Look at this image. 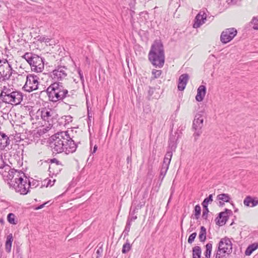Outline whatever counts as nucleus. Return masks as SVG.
Masks as SVG:
<instances>
[{
    "mask_svg": "<svg viewBox=\"0 0 258 258\" xmlns=\"http://www.w3.org/2000/svg\"><path fill=\"white\" fill-rule=\"evenodd\" d=\"M24 94L20 91L4 86L0 93V99L3 102L11 105H19L23 101Z\"/></svg>",
    "mask_w": 258,
    "mask_h": 258,
    "instance_id": "nucleus-4",
    "label": "nucleus"
},
{
    "mask_svg": "<svg viewBox=\"0 0 258 258\" xmlns=\"http://www.w3.org/2000/svg\"><path fill=\"white\" fill-rule=\"evenodd\" d=\"M233 214L231 210L225 209V211L219 213L218 216L216 218V223L219 226H222L226 224L229 216Z\"/></svg>",
    "mask_w": 258,
    "mask_h": 258,
    "instance_id": "nucleus-14",
    "label": "nucleus"
},
{
    "mask_svg": "<svg viewBox=\"0 0 258 258\" xmlns=\"http://www.w3.org/2000/svg\"><path fill=\"white\" fill-rule=\"evenodd\" d=\"M44 37H43V38H42V40H43V41H44Z\"/></svg>",
    "mask_w": 258,
    "mask_h": 258,
    "instance_id": "nucleus-62",
    "label": "nucleus"
},
{
    "mask_svg": "<svg viewBox=\"0 0 258 258\" xmlns=\"http://www.w3.org/2000/svg\"><path fill=\"white\" fill-rule=\"evenodd\" d=\"M73 130L59 132L50 137V147L53 153L66 154L74 153L77 148V144L74 140Z\"/></svg>",
    "mask_w": 258,
    "mask_h": 258,
    "instance_id": "nucleus-1",
    "label": "nucleus"
},
{
    "mask_svg": "<svg viewBox=\"0 0 258 258\" xmlns=\"http://www.w3.org/2000/svg\"><path fill=\"white\" fill-rule=\"evenodd\" d=\"M38 78L35 75H29L27 77L26 82L24 86L25 90L30 92L37 90L38 88Z\"/></svg>",
    "mask_w": 258,
    "mask_h": 258,
    "instance_id": "nucleus-11",
    "label": "nucleus"
},
{
    "mask_svg": "<svg viewBox=\"0 0 258 258\" xmlns=\"http://www.w3.org/2000/svg\"><path fill=\"white\" fill-rule=\"evenodd\" d=\"M93 145L92 141L90 140V146H92Z\"/></svg>",
    "mask_w": 258,
    "mask_h": 258,
    "instance_id": "nucleus-56",
    "label": "nucleus"
},
{
    "mask_svg": "<svg viewBox=\"0 0 258 258\" xmlns=\"http://www.w3.org/2000/svg\"><path fill=\"white\" fill-rule=\"evenodd\" d=\"M15 215L13 213H9L7 216L8 221L11 224L16 225L17 222L15 221Z\"/></svg>",
    "mask_w": 258,
    "mask_h": 258,
    "instance_id": "nucleus-34",
    "label": "nucleus"
},
{
    "mask_svg": "<svg viewBox=\"0 0 258 258\" xmlns=\"http://www.w3.org/2000/svg\"><path fill=\"white\" fill-rule=\"evenodd\" d=\"M50 202V201H47L46 202H45L44 203H43V204L42 205H40V206H38L37 207L35 208V210H39V209H41L42 208H43L45 205H47V204H48Z\"/></svg>",
    "mask_w": 258,
    "mask_h": 258,
    "instance_id": "nucleus-47",
    "label": "nucleus"
},
{
    "mask_svg": "<svg viewBox=\"0 0 258 258\" xmlns=\"http://www.w3.org/2000/svg\"><path fill=\"white\" fill-rule=\"evenodd\" d=\"M57 169V167H54V170H55Z\"/></svg>",
    "mask_w": 258,
    "mask_h": 258,
    "instance_id": "nucleus-61",
    "label": "nucleus"
},
{
    "mask_svg": "<svg viewBox=\"0 0 258 258\" xmlns=\"http://www.w3.org/2000/svg\"><path fill=\"white\" fill-rule=\"evenodd\" d=\"M258 248V243L254 242L248 246L245 251V254L247 256H249L256 249Z\"/></svg>",
    "mask_w": 258,
    "mask_h": 258,
    "instance_id": "nucleus-26",
    "label": "nucleus"
},
{
    "mask_svg": "<svg viewBox=\"0 0 258 258\" xmlns=\"http://www.w3.org/2000/svg\"><path fill=\"white\" fill-rule=\"evenodd\" d=\"M234 224V221H233L230 224V225H232Z\"/></svg>",
    "mask_w": 258,
    "mask_h": 258,
    "instance_id": "nucleus-59",
    "label": "nucleus"
},
{
    "mask_svg": "<svg viewBox=\"0 0 258 258\" xmlns=\"http://www.w3.org/2000/svg\"><path fill=\"white\" fill-rule=\"evenodd\" d=\"M45 181H47L46 187L48 186H52L54 184L55 180L54 179L53 181H51L50 179H46L45 180Z\"/></svg>",
    "mask_w": 258,
    "mask_h": 258,
    "instance_id": "nucleus-42",
    "label": "nucleus"
},
{
    "mask_svg": "<svg viewBox=\"0 0 258 258\" xmlns=\"http://www.w3.org/2000/svg\"><path fill=\"white\" fill-rule=\"evenodd\" d=\"M201 213V208L200 206L198 204L196 205L194 208V210L193 211V214L191 215V218L192 219H195L196 220H198L200 217Z\"/></svg>",
    "mask_w": 258,
    "mask_h": 258,
    "instance_id": "nucleus-27",
    "label": "nucleus"
},
{
    "mask_svg": "<svg viewBox=\"0 0 258 258\" xmlns=\"http://www.w3.org/2000/svg\"><path fill=\"white\" fill-rule=\"evenodd\" d=\"M50 164L49 165L48 171L50 173L53 175L58 174L62 169V164L56 158H53L50 160Z\"/></svg>",
    "mask_w": 258,
    "mask_h": 258,
    "instance_id": "nucleus-16",
    "label": "nucleus"
},
{
    "mask_svg": "<svg viewBox=\"0 0 258 258\" xmlns=\"http://www.w3.org/2000/svg\"><path fill=\"white\" fill-rule=\"evenodd\" d=\"M217 198L218 200L222 201L226 203L229 202L230 200V197L227 194H219L217 196Z\"/></svg>",
    "mask_w": 258,
    "mask_h": 258,
    "instance_id": "nucleus-31",
    "label": "nucleus"
},
{
    "mask_svg": "<svg viewBox=\"0 0 258 258\" xmlns=\"http://www.w3.org/2000/svg\"><path fill=\"white\" fill-rule=\"evenodd\" d=\"M176 134H177V133H175V135H170L168 140L167 151L164 156L167 157V155H169L168 158L170 159L172 158L173 152L175 151L177 148L178 137H176Z\"/></svg>",
    "mask_w": 258,
    "mask_h": 258,
    "instance_id": "nucleus-13",
    "label": "nucleus"
},
{
    "mask_svg": "<svg viewBox=\"0 0 258 258\" xmlns=\"http://www.w3.org/2000/svg\"><path fill=\"white\" fill-rule=\"evenodd\" d=\"M2 63H3L4 64H6L7 63V59H1L0 58V64H2Z\"/></svg>",
    "mask_w": 258,
    "mask_h": 258,
    "instance_id": "nucleus-49",
    "label": "nucleus"
},
{
    "mask_svg": "<svg viewBox=\"0 0 258 258\" xmlns=\"http://www.w3.org/2000/svg\"><path fill=\"white\" fill-rule=\"evenodd\" d=\"M49 100L52 102H57L67 98L71 97L68 90L64 88L62 83L60 82H54L46 90Z\"/></svg>",
    "mask_w": 258,
    "mask_h": 258,
    "instance_id": "nucleus-3",
    "label": "nucleus"
},
{
    "mask_svg": "<svg viewBox=\"0 0 258 258\" xmlns=\"http://www.w3.org/2000/svg\"><path fill=\"white\" fill-rule=\"evenodd\" d=\"M54 112L50 109L43 108L40 112L41 118L43 120L47 121L49 125H52L53 122Z\"/></svg>",
    "mask_w": 258,
    "mask_h": 258,
    "instance_id": "nucleus-17",
    "label": "nucleus"
},
{
    "mask_svg": "<svg viewBox=\"0 0 258 258\" xmlns=\"http://www.w3.org/2000/svg\"><path fill=\"white\" fill-rule=\"evenodd\" d=\"M67 68L65 66H58L50 73V75L54 82H60L65 79L68 74Z\"/></svg>",
    "mask_w": 258,
    "mask_h": 258,
    "instance_id": "nucleus-9",
    "label": "nucleus"
},
{
    "mask_svg": "<svg viewBox=\"0 0 258 258\" xmlns=\"http://www.w3.org/2000/svg\"><path fill=\"white\" fill-rule=\"evenodd\" d=\"M138 210H139V208L137 207V206L136 207H135L134 208L131 207L130 212V214H135L137 212V211Z\"/></svg>",
    "mask_w": 258,
    "mask_h": 258,
    "instance_id": "nucleus-44",
    "label": "nucleus"
},
{
    "mask_svg": "<svg viewBox=\"0 0 258 258\" xmlns=\"http://www.w3.org/2000/svg\"><path fill=\"white\" fill-rule=\"evenodd\" d=\"M228 4L229 5H236L237 4V0H228L227 1Z\"/></svg>",
    "mask_w": 258,
    "mask_h": 258,
    "instance_id": "nucleus-48",
    "label": "nucleus"
},
{
    "mask_svg": "<svg viewBox=\"0 0 258 258\" xmlns=\"http://www.w3.org/2000/svg\"><path fill=\"white\" fill-rule=\"evenodd\" d=\"M1 136L0 140V150H4L10 143V140L5 134Z\"/></svg>",
    "mask_w": 258,
    "mask_h": 258,
    "instance_id": "nucleus-23",
    "label": "nucleus"
},
{
    "mask_svg": "<svg viewBox=\"0 0 258 258\" xmlns=\"http://www.w3.org/2000/svg\"><path fill=\"white\" fill-rule=\"evenodd\" d=\"M22 181H18L15 186L12 188L17 192L25 195L29 192L30 184L27 182V176L22 177Z\"/></svg>",
    "mask_w": 258,
    "mask_h": 258,
    "instance_id": "nucleus-10",
    "label": "nucleus"
},
{
    "mask_svg": "<svg viewBox=\"0 0 258 258\" xmlns=\"http://www.w3.org/2000/svg\"><path fill=\"white\" fill-rule=\"evenodd\" d=\"M153 91H151V90H149V92H148L149 94L150 95H152V94H153Z\"/></svg>",
    "mask_w": 258,
    "mask_h": 258,
    "instance_id": "nucleus-54",
    "label": "nucleus"
},
{
    "mask_svg": "<svg viewBox=\"0 0 258 258\" xmlns=\"http://www.w3.org/2000/svg\"><path fill=\"white\" fill-rule=\"evenodd\" d=\"M137 216L128 217L125 228L123 231L122 234L123 235V239L128 235V233L130 230L131 223L132 221L136 220Z\"/></svg>",
    "mask_w": 258,
    "mask_h": 258,
    "instance_id": "nucleus-22",
    "label": "nucleus"
},
{
    "mask_svg": "<svg viewBox=\"0 0 258 258\" xmlns=\"http://www.w3.org/2000/svg\"><path fill=\"white\" fill-rule=\"evenodd\" d=\"M144 205V203L143 204H138L137 206L139 208V209L142 208V207Z\"/></svg>",
    "mask_w": 258,
    "mask_h": 258,
    "instance_id": "nucleus-52",
    "label": "nucleus"
},
{
    "mask_svg": "<svg viewBox=\"0 0 258 258\" xmlns=\"http://www.w3.org/2000/svg\"><path fill=\"white\" fill-rule=\"evenodd\" d=\"M206 228L202 226L200 228V232L199 236V238L200 241L202 242H204L206 240Z\"/></svg>",
    "mask_w": 258,
    "mask_h": 258,
    "instance_id": "nucleus-30",
    "label": "nucleus"
},
{
    "mask_svg": "<svg viewBox=\"0 0 258 258\" xmlns=\"http://www.w3.org/2000/svg\"><path fill=\"white\" fill-rule=\"evenodd\" d=\"M0 169H3L5 167V169L7 170L10 168L9 166L5 165V163L2 158L0 159Z\"/></svg>",
    "mask_w": 258,
    "mask_h": 258,
    "instance_id": "nucleus-40",
    "label": "nucleus"
},
{
    "mask_svg": "<svg viewBox=\"0 0 258 258\" xmlns=\"http://www.w3.org/2000/svg\"><path fill=\"white\" fill-rule=\"evenodd\" d=\"M43 130H45V131H43L44 133L47 131V130L46 128H43Z\"/></svg>",
    "mask_w": 258,
    "mask_h": 258,
    "instance_id": "nucleus-58",
    "label": "nucleus"
},
{
    "mask_svg": "<svg viewBox=\"0 0 258 258\" xmlns=\"http://www.w3.org/2000/svg\"><path fill=\"white\" fill-rule=\"evenodd\" d=\"M232 244L231 240L227 237L222 238L219 242L215 258H224L225 254L232 252Z\"/></svg>",
    "mask_w": 258,
    "mask_h": 258,
    "instance_id": "nucleus-7",
    "label": "nucleus"
},
{
    "mask_svg": "<svg viewBox=\"0 0 258 258\" xmlns=\"http://www.w3.org/2000/svg\"><path fill=\"white\" fill-rule=\"evenodd\" d=\"M18 258H22V256L21 254H19L18 255Z\"/></svg>",
    "mask_w": 258,
    "mask_h": 258,
    "instance_id": "nucleus-55",
    "label": "nucleus"
},
{
    "mask_svg": "<svg viewBox=\"0 0 258 258\" xmlns=\"http://www.w3.org/2000/svg\"><path fill=\"white\" fill-rule=\"evenodd\" d=\"M126 161H127V163H129L130 162H131V161H132V157H131V156H128L127 157Z\"/></svg>",
    "mask_w": 258,
    "mask_h": 258,
    "instance_id": "nucleus-50",
    "label": "nucleus"
},
{
    "mask_svg": "<svg viewBox=\"0 0 258 258\" xmlns=\"http://www.w3.org/2000/svg\"><path fill=\"white\" fill-rule=\"evenodd\" d=\"M22 57L30 64L32 71L40 73L43 70L44 58L31 52H26Z\"/></svg>",
    "mask_w": 258,
    "mask_h": 258,
    "instance_id": "nucleus-5",
    "label": "nucleus"
},
{
    "mask_svg": "<svg viewBox=\"0 0 258 258\" xmlns=\"http://www.w3.org/2000/svg\"><path fill=\"white\" fill-rule=\"evenodd\" d=\"M3 219H1V220H0V222H3Z\"/></svg>",
    "mask_w": 258,
    "mask_h": 258,
    "instance_id": "nucleus-60",
    "label": "nucleus"
},
{
    "mask_svg": "<svg viewBox=\"0 0 258 258\" xmlns=\"http://www.w3.org/2000/svg\"><path fill=\"white\" fill-rule=\"evenodd\" d=\"M97 146L96 145H95V146H94L93 151L92 153H95L96 151H97Z\"/></svg>",
    "mask_w": 258,
    "mask_h": 258,
    "instance_id": "nucleus-51",
    "label": "nucleus"
},
{
    "mask_svg": "<svg viewBox=\"0 0 258 258\" xmlns=\"http://www.w3.org/2000/svg\"><path fill=\"white\" fill-rule=\"evenodd\" d=\"M64 119L66 123H69L72 121V117L70 115L65 116Z\"/></svg>",
    "mask_w": 258,
    "mask_h": 258,
    "instance_id": "nucleus-46",
    "label": "nucleus"
},
{
    "mask_svg": "<svg viewBox=\"0 0 258 258\" xmlns=\"http://www.w3.org/2000/svg\"><path fill=\"white\" fill-rule=\"evenodd\" d=\"M12 68L11 65L8 63L0 65V74L2 77V81H6L10 79L12 74Z\"/></svg>",
    "mask_w": 258,
    "mask_h": 258,
    "instance_id": "nucleus-15",
    "label": "nucleus"
},
{
    "mask_svg": "<svg viewBox=\"0 0 258 258\" xmlns=\"http://www.w3.org/2000/svg\"><path fill=\"white\" fill-rule=\"evenodd\" d=\"M169 155H167V157H164L162 167L160 169V175L159 176V179L161 180L160 184H161L163 178L166 175V172L169 168V166L171 160L168 158Z\"/></svg>",
    "mask_w": 258,
    "mask_h": 258,
    "instance_id": "nucleus-18",
    "label": "nucleus"
},
{
    "mask_svg": "<svg viewBox=\"0 0 258 258\" xmlns=\"http://www.w3.org/2000/svg\"><path fill=\"white\" fill-rule=\"evenodd\" d=\"M162 73V71L159 70L153 69L152 71V74L153 76L154 79H157L160 77Z\"/></svg>",
    "mask_w": 258,
    "mask_h": 258,
    "instance_id": "nucleus-36",
    "label": "nucleus"
},
{
    "mask_svg": "<svg viewBox=\"0 0 258 258\" xmlns=\"http://www.w3.org/2000/svg\"><path fill=\"white\" fill-rule=\"evenodd\" d=\"M207 205H202L203 210L202 214V217L204 219L207 220L208 218V214L209 212Z\"/></svg>",
    "mask_w": 258,
    "mask_h": 258,
    "instance_id": "nucleus-35",
    "label": "nucleus"
},
{
    "mask_svg": "<svg viewBox=\"0 0 258 258\" xmlns=\"http://www.w3.org/2000/svg\"><path fill=\"white\" fill-rule=\"evenodd\" d=\"M202 249L200 246H196L192 248V258H201Z\"/></svg>",
    "mask_w": 258,
    "mask_h": 258,
    "instance_id": "nucleus-29",
    "label": "nucleus"
},
{
    "mask_svg": "<svg viewBox=\"0 0 258 258\" xmlns=\"http://www.w3.org/2000/svg\"><path fill=\"white\" fill-rule=\"evenodd\" d=\"M204 119L200 114H197L193 120L192 129L194 131L193 137L196 141L202 134V128L203 126Z\"/></svg>",
    "mask_w": 258,
    "mask_h": 258,
    "instance_id": "nucleus-8",
    "label": "nucleus"
},
{
    "mask_svg": "<svg viewBox=\"0 0 258 258\" xmlns=\"http://www.w3.org/2000/svg\"><path fill=\"white\" fill-rule=\"evenodd\" d=\"M237 31L234 28L226 29L220 36V41L223 44H226L232 40L236 35Z\"/></svg>",
    "mask_w": 258,
    "mask_h": 258,
    "instance_id": "nucleus-12",
    "label": "nucleus"
},
{
    "mask_svg": "<svg viewBox=\"0 0 258 258\" xmlns=\"http://www.w3.org/2000/svg\"><path fill=\"white\" fill-rule=\"evenodd\" d=\"M197 235L196 232H194L189 236L187 241L189 244H191L194 241Z\"/></svg>",
    "mask_w": 258,
    "mask_h": 258,
    "instance_id": "nucleus-38",
    "label": "nucleus"
},
{
    "mask_svg": "<svg viewBox=\"0 0 258 258\" xmlns=\"http://www.w3.org/2000/svg\"><path fill=\"white\" fill-rule=\"evenodd\" d=\"M78 73L79 74V76L80 77L81 83L83 84L84 82V78L83 76V72H82L80 68H78L77 70Z\"/></svg>",
    "mask_w": 258,
    "mask_h": 258,
    "instance_id": "nucleus-39",
    "label": "nucleus"
},
{
    "mask_svg": "<svg viewBox=\"0 0 258 258\" xmlns=\"http://www.w3.org/2000/svg\"><path fill=\"white\" fill-rule=\"evenodd\" d=\"M206 18L207 16L206 13L203 11H200L195 17L193 27L195 28H199L202 25L205 23Z\"/></svg>",
    "mask_w": 258,
    "mask_h": 258,
    "instance_id": "nucleus-19",
    "label": "nucleus"
},
{
    "mask_svg": "<svg viewBox=\"0 0 258 258\" xmlns=\"http://www.w3.org/2000/svg\"><path fill=\"white\" fill-rule=\"evenodd\" d=\"M243 203L246 206L253 207L258 204V200H255L251 197L248 196L244 200Z\"/></svg>",
    "mask_w": 258,
    "mask_h": 258,
    "instance_id": "nucleus-24",
    "label": "nucleus"
},
{
    "mask_svg": "<svg viewBox=\"0 0 258 258\" xmlns=\"http://www.w3.org/2000/svg\"><path fill=\"white\" fill-rule=\"evenodd\" d=\"M102 246H103V244H101V245L98 247V248L97 249V250L96 251V253H97V254L99 256H100L101 255L102 253L103 252V249L102 248Z\"/></svg>",
    "mask_w": 258,
    "mask_h": 258,
    "instance_id": "nucleus-45",
    "label": "nucleus"
},
{
    "mask_svg": "<svg viewBox=\"0 0 258 258\" xmlns=\"http://www.w3.org/2000/svg\"><path fill=\"white\" fill-rule=\"evenodd\" d=\"M213 201V195L211 194L208 197L205 198L204 200L203 201L202 205H208V204L209 203H211Z\"/></svg>",
    "mask_w": 258,
    "mask_h": 258,
    "instance_id": "nucleus-37",
    "label": "nucleus"
},
{
    "mask_svg": "<svg viewBox=\"0 0 258 258\" xmlns=\"http://www.w3.org/2000/svg\"><path fill=\"white\" fill-rule=\"evenodd\" d=\"M206 93V87L205 86L201 85L198 89L197 94L196 96V99L198 102H201L203 100Z\"/></svg>",
    "mask_w": 258,
    "mask_h": 258,
    "instance_id": "nucleus-21",
    "label": "nucleus"
},
{
    "mask_svg": "<svg viewBox=\"0 0 258 258\" xmlns=\"http://www.w3.org/2000/svg\"><path fill=\"white\" fill-rule=\"evenodd\" d=\"M188 79L189 76L187 74H183L180 76L177 86L178 90L183 91L185 89Z\"/></svg>",
    "mask_w": 258,
    "mask_h": 258,
    "instance_id": "nucleus-20",
    "label": "nucleus"
},
{
    "mask_svg": "<svg viewBox=\"0 0 258 258\" xmlns=\"http://www.w3.org/2000/svg\"><path fill=\"white\" fill-rule=\"evenodd\" d=\"M13 241V234L10 233L7 237V240L5 244L6 251L8 253L10 252L11 251Z\"/></svg>",
    "mask_w": 258,
    "mask_h": 258,
    "instance_id": "nucleus-25",
    "label": "nucleus"
},
{
    "mask_svg": "<svg viewBox=\"0 0 258 258\" xmlns=\"http://www.w3.org/2000/svg\"><path fill=\"white\" fill-rule=\"evenodd\" d=\"M252 21L253 22V28L254 30H258V20L255 18L252 19Z\"/></svg>",
    "mask_w": 258,
    "mask_h": 258,
    "instance_id": "nucleus-41",
    "label": "nucleus"
},
{
    "mask_svg": "<svg viewBox=\"0 0 258 258\" xmlns=\"http://www.w3.org/2000/svg\"><path fill=\"white\" fill-rule=\"evenodd\" d=\"M8 174L3 175L4 179L10 188H12L16 185L18 181H22V177H25V173L21 170H18L14 168H9Z\"/></svg>",
    "mask_w": 258,
    "mask_h": 258,
    "instance_id": "nucleus-6",
    "label": "nucleus"
},
{
    "mask_svg": "<svg viewBox=\"0 0 258 258\" xmlns=\"http://www.w3.org/2000/svg\"><path fill=\"white\" fill-rule=\"evenodd\" d=\"M130 216H131V217H133V216H135L136 215H135V214H130ZM131 217V216H130Z\"/></svg>",
    "mask_w": 258,
    "mask_h": 258,
    "instance_id": "nucleus-57",
    "label": "nucleus"
},
{
    "mask_svg": "<svg viewBox=\"0 0 258 258\" xmlns=\"http://www.w3.org/2000/svg\"><path fill=\"white\" fill-rule=\"evenodd\" d=\"M224 205V202H223V201H220L219 202V206H223V205Z\"/></svg>",
    "mask_w": 258,
    "mask_h": 258,
    "instance_id": "nucleus-53",
    "label": "nucleus"
},
{
    "mask_svg": "<svg viewBox=\"0 0 258 258\" xmlns=\"http://www.w3.org/2000/svg\"><path fill=\"white\" fill-rule=\"evenodd\" d=\"M206 250L204 252L205 258H210L212 250V242L211 241L206 244Z\"/></svg>",
    "mask_w": 258,
    "mask_h": 258,
    "instance_id": "nucleus-28",
    "label": "nucleus"
},
{
    "mask_svg": "<svg viewBox=\"0 0 258 258\" xmlns=\"http://www.w3.org/2000/svg\"><path fill=\"white\" fill-rule=\"evenodd\" d=\"M148 59L155 68H161L165 62L164 46L160 40H155L148 53Z\"/></svg>",
    "mask_w": 258,
    "mask_h": 258,
    "instance_id": "nucleus-2",
    "label": "nucleus"
},
{
    "mask_svg": "<svg viewBox=\"0 0 258 258\" xmlns=\"http://www.w3.org/2000/svg\"><path fill=\"white\" fill-rule=\"evenodd\" d=\"M27 182L28 184H30V188L36 187L39 185V181L38 180L34 179L30 177H27Z\"/></svg>",
    "mask_w": 258,
    "mask_h": 258,
    "instance_id": "nucleus-32",
    "label": "nucleus"
},
{
    "mask_svg": "<svg viewBox=\"0 0 258 258\" xmlns=\"http://www.w3.org/2000/svg\"><path fill=\"white\" fill-rule=\"evenodd\" d=\"M87 110H88V120L87 121L88 126H89L90 123L91 122V113L90 112L89 109V106L88 105V103L87 102Z\"/></svg>",
    "mask_w": 258,
    "mask_h": 258,
    "instance_id": "nucleus-43",
    "label": "nucleus"
},
{
    "mask_svg": "<svg viewBox=\"0 0 258 258\" xmlns=\"http://www.w3.org/2000/svg\"><path fill=\"white\" fill-rule=\"evenodd\" d=\"M132 248V245L128 241V239H126L125 243L123 245L122 248V253H126L128 252Z\"/></svg>",
    "mask_w": 258,
    "mask_h": 258,
    "instance_id": "nucleus-33",
    "label": "nucleus"
}]
</instances>
